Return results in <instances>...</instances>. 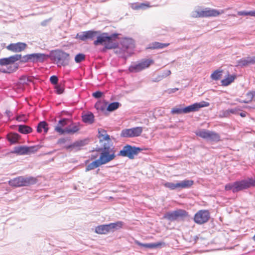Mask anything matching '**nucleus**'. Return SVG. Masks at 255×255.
Returning <instances> with one entry per match:
<instances>
[{"instance_id":"4","label":"nucleus","mask_w":255,"mask_h":255,"mask_svg":"<svg viewBox=\"0 0 255 255\" xmlns=\"http://www.w3.org/2000/svg\"><path fill=\"white\" fill-rule=\"evenodd\" d=\"M209 105V103L205 101H202L200 103H195L183 108L177 107L173 108L171 113L172 114H181L182 113L187 114L190 112L198 111L200 108L208 107Z\"/></svg>"},{"instance_id":"44","label":"nucleus","mask_w":255,"mask_h":255,"mask_svg":"<svg viewBox=\"0 0 255 255\" xmlns=\"http://www.w3.org/2000/svg\"><path fill=\"white\" fill-rule=\"evenodd\" d=\"M118 156H121L123 157H128V153L127 148L126 147V145L124 146L122 150L120 151V152L118 154Z\"/></svg>"},{"instance_id":"58","label":"nucleus","mask_w":255,"mask_h":255,"mask_svg":"<svg viewBox=\"0 0 255 255\" xmlns=\"http://www.w3.org/2000/svg\"><path fill=\"white\" fill-rule=\"evenodd\" d=\"M253 239L254 241H255V235L253 237Z\"/></svg>"},{"instance_id":"33","label":"nucleus","mask_w":255,"mask_h":255,"mask_svg":"<svg viewBox=\"0 0 255 255\" xmlns=\"http://www.w3.org/2000/svg\"><path fill=\"white\" fill-rule=\"evenodd\" d=\"M18 130L21 133L27 134L31 132L32 129L30 127L26 125H19Z\"/></svg>"},{"instance_id":"54","label":"nucleus","mask_w":255,"mask_h":255,"mask_svg":"<svg viewBox=\"0 0 255 255\" xmlns=\"http://www.w3.org/2000/svg\"><path fill=\"white\" fill-rule=\"evenodd\" d=\"M67 139L64 138H60L58 140V143L59 144H63L66 141Z\"/></svg>"},{"instance_id":"13","label":"nucleus","mask_w":255,"mask_h":255,"mask_svg":"<svg viewBox=\"0 0 255 255\" xmlns=\"http://www.w3.org/2000/svg\"><path fill=\"white\" fill-rule=\"evenodd\" d=\"M100 33V31L88 30L78 33L75 38L82 41H85L88 39L93 40L98 34Z\"/></svg>"},{"instance_id":"59","label":"nucleus","mask_w":255,"mask_h":255,"mask_svg":"<svg viewBox=\"0 0 255 255\" xmlns=\"http://www.w3.org/2000/svg\"><path fill=\"white\" fill-rule=\"evenodd\" d=\"M243 103H248V102H246V101H244L243 102Z\"/></svg>"},{"instance_id":"34","label":"nucleus","mask_w":255,"mask_h":255,"mask_svg":"<svg viewBox=\"0 0 255 255\" xmlns=\"http://www.w3.org/2000/svg\"><path fill=\"white\" fill-rule=\"evenodd\" d=\"M235 78V75H230L227 78L223 79L221 82L222 85L224 86H228L234 81Z\"/></svg>"},{"instance_id":"55","label":"nucleus","mask_w":255,"mask_h":255,"mask_svg":"<svg viewBox=\"0 0 255 255\" xmlns=\"http://www.w3.org/2000/svg\"><path fill=\"white\" fill-rule=\"evenodd\" d=\"M251 183L252 187H255V180L254 179L252 178H250Z\"/></svg>"},{"instance_id":"6","label":"nucleus","mask_w":255,"mask_h":255,"mask_svg":"<svg viewBox=\"0 0 255 255\" xmlns=\"http://www.w3.org/2000/svg\"><path fill=\"white\" fill-rule=\"evenodd\" d=\"M53 59L58 67L67 65L69 61V54L61 50H57L52 53Z\"/></svg>"},{"instance_id":"15","label":"nucleus","mask_w":255,"mask_h":255,"mask_svg":"<svg viewBox=\"0 0 255 255\" xmlns=\"http://www.w3.org/2000/svg\"><path fill=\"white\" fill-rule=\"evenodd\" d=\"M79 130V127L78 125H76L68 126L64 129L59 127H55V130L60 134H62L65 133L68 134H73L77 132Z\"/></svg>"},{"instance_id":"57","label":"nucleus","mask_w":255,"mask_h":255,"mask_svg":"<svg viewBox=\"0 0 255 255\" xmlns=\"http://www.w3.org/2000/svg\"><path fill=\"white\" fill-rule=\"evenodd\" d=\"M178 88H173V89H171L169 90V93H174L176 91H178Z\"/></svg>"},{"instance_id":"5","label":"nucleus","mask_w":255,"mask_h":255,"mask_svg":"<svg viewBox=\"0 0 255 255\" xmlns=\"http://www.w3.org/2000/svg\"><path fill=\"white\" fill-rule=\"evenodd\" d=\"M223 12V10L220 11L219 10L210 8L204 9L197 8L192 12L191 16L193 17L217 16Z\"/></svg>"},{"instance_id":"48","label":"nucleus","mask_w":255,"mask_h":255,"mask_svg":"<svg viewBox=\"0 0 255 255\" xmlns=\"http://www.w3.org/2000/svg\"><path fill=\"white\" fill-rule=\"evenodd\" d=\"M17 68H18V65H16V66H14V67L13 69H12L11 67H8L7 68L6 70H5V69L2 70V72L4 73H12V72L15 71V70H16V69H17Z\"/></svg>"},{"instance_id":"46","label":"nucleus","mask_w":255,"mask_h":255,"mask_svg":"<svg viewBox=\"0 0 255 255\" xmlns=\"http://www.w3.org/2000/svg\"><path fill=\"white\" fill-rule=\"evenodd\" d=\"M55 91L56 93L58 94H62L64 90V88L63 86L61 85H56L55 86Z\"/></svg>"},{"instance_id":"38","label":"nucleus","mask_w":255,"mask_h":255,"mask_svg":"<svg viewBox=\"0 0 255 255\" xmlns=\"http://www.w3.org/2000/svg\"><path fill=\"white\" fill-rule=\"evenodd\" d=\"M120 136L122 137L130 138L132 137L130 128H125L121 131Z\"/></svg>"},{"instance_id":"8","label":"nucleus","mask_w":255,"mask_h":255,"mask_svg":"<svg viewBox=\"0 0 255 255\" xmlns=\"http://www.w3.org/2000/svg\"><path fill=\"white\" fill-rule=\"evenodd\" d=\"M154 61L151 59H143L140 60L138 63L131 65L128 70L130 72L136 73L141 71L153 64Z\"/></svg>"},{"instance_id":"25","label":"nucleus","mask_w":255,"mask_h":255,"mask_svg":"<svg viewBox=\"0 0 255 255\" xmlns=\"http://www.w3.org/2000/svg\"><path fill=\"white\" fill-rule=\"evenodd\" d=\"M124 222L122 221H118L115 223L109 224L110 232H114L122 228L124 225Z\"/></svg>"},{"instance_id":"27","label":"nucleus","mask_w":255,"mask_h":255,"mask_svg":"<svg viewBox=\"0 0 255 255\" xmlns=\"http://www.w3.org/2000/svg\"><path fill=\"white\" fill-rule=\"evenodd\" d=\"M87 143V140L86 139L76 141L73 143L66 146L67 149L74 148L80 147L85 145Z\"/></svg>"},{"instance_id":"9","label":"nucleus","mask_w":255,"mask_h":255,"mask_svg":"<svg viewBox=\"0 0 255 255\" xmlns=\"http://www.w3.org/2000/svg\"><path fill=\"white\" fill-rule=\"evenodd\" d=\"M193 183L192 180H184L176 183L166 182L164 184V186L170 190H175L177 188H188L193 184Z\"/></svg>"},{"instance_id":"45","label":"nucleus","mask_w":255,"mask_h":255,"mask_svg":"<svg viewBox=\"0 0 255 255\" xmlns=\"http://www.w3.org/2000/svg\"><path fill=\"white\" fill-rule=\"evenodd\" d=\"M68 121H69L68 119L63 118L59 121L58 125L56 127H59L62 128L63 127L67 124Z\"/></svg>"},{"instance_id":"42","label":"nucleus","mask_w":255,"mask_h":255,"mask_svg":"<svg viewBox=\"0 0 255 255\" xmlns=\"http://www.w3.org/2000/svg\"><path fill=\"white\" fill-rule=\"evenodd\" d=\"M85 59V55L82 53H79L75 56V61L78 63H80Z\"/></svg>"},{"instance_id":"35","label":"nucleus","mask_w":255,"mask_h":255,"mask_svg":"<svg viewBox=\"0 0 255 255\" xmlns=\"http://www.w3.org/2000/svg\"><path fill=\"white\" fill-rule=\"evenodd\" d=\"M240 111H241V109L239 107H237L233 109H228L224 112V116H228L230 114L237 115L239 114V112Z\"/></svg>"},{"instance_id":"60","label":"nucleus","mask_w":255,"mask_h":255,"mask_svg":"<svg viewBox=\"0 0 255 255\" xmlns=\"http://www.w3.org/2000/svg\"><path fill=\"white\" fill-rule=\"evenodd\" d=\"M8 113H10V111H8H8H6V113H7V114H8Z\"/></svg>"},{"instance_id":"19","label":"nucleus","mask_w":255,"mask_h":255,"mask_svg":"<svg viewBox=\"0 0 255 255\" xmlns=\"http://www.w3.org/2000/svg\"><path fill=\"white\" fill-rule=\"evenodd\" d=\"M126 147L127 148L128 158L130 159H133L135 155L142 151L141 148L129 144L126 145Z\"/></svg>"},{"instance_id":"23","label":"nucleus","mask_w":255,"mask_h":255,"mask_svg":"<svg viewBox=\"0 0 255 255\" xmlns=\"http://www.w3.org/2000/svg\"><path fill=\"white\" fill-rule=\"evenodd\" d=\"M95 232L99 234H106L110 232L109 225H102L97 226L95 229Z\"/></svg>"},{"instance_id":"56","label":"nucleus","mask_w":255,"mask_h":255,"mask_svg":"<svg viewBox=\"0 0 255 255\" xmlns=\"http://www.w3.org/2000/svg\"><path fill=\"white\" fill-rule=\"evenodd\" d=\"M242 117H245L247 116V113L246 112H241L240 113H239V114Z\"/></svg>"},{"instance_id":"11","label":"nucleus","mask_w":255,"mask_h":255,"mask_svg":"<svg viewBox=\"0 0 255 255\" xmlns=\"http://www.w3.org/2000/svg\"><path fill=\"white\" fill-rule=\"evenodd\" d=\"M188 216L187 212L182 209H178L172 212H167L164 215V218L169 221H175L179 218H184Z\"/></svg>"},{"instance_id":"53","label":"nucleus","mask_w":255,"mask_h":255,"mask_svg":"<svg viewBox=\"0 0 255 255\" xmlns=\"http://www.w3.org/2000/svg\"><path fill=\"white\" fill-rule=\"evenodd\" d=\"M247 95L250 96L252 99L255 98V90L248 92Z\"/></svg>"},{"instance_id":"51","label":"nucleus","mask_w":255,"mask_h":255,"mask_svg":"<svg viewBox=\"0 0 255 255\" xmlns=\"http://www.w3.org/2000/svg\"><path fill=\"white\" fill-rule=\"evenodd\" d=\"M16 120L19 122H26L27 121V119L24 115L17 117Z\"/></svg>"},{"instance_id":"12","label":"nucleus","mask_w":255,"mask_h":255,"mask_svg":"<svg viewBox=\"0 0 255 255\" xmlns=\"http://www.w3.org/2000/svg\"><path fill=\"white\" fill-rule=\"evenodd\" d=\"M210 215L208 211L201 210L197 212L194 217V222L198 224H203L208 221Z\"/></svg>"},{"instance_id":"39","label":"nucleus","mask_w":255,"mask_h":255,"mask_svg":"<svg viewBox=\"0 0 255 255\" xmlns=\"http://www.w3.org/2000/svg\"><path fill=\"white\" fill-rule=\"evenodd\" d=\"M222 71H220L219 70H217L215 71L211 75V78L212 80H218L221 78V73Z\"/></svg>"},{"instance_id":"18","label":"nucleus","mask_w":255,"mask_h":255,"mask_svg":"<svg viewBox=\"0 0 255 255\" xmlns=\"http://www.w3.org/2000/svg\"><path fill=\"white\" fill-rule=\"evenodd\" d=\"M238 66L243 67H246L250 65L255 64V56L253 57L248 56L247 57L242 58V59L237 61Z\"/></svg>"},{"instance_id":"36","label":"nucleus","mask_w":255,"mask_h":255,"mask_svg":"<svg viewBox=\"0 0 255 255\" xmlns=\"http://www.w3.org/2000/svg\"><path fill=\"white\" fill-rule=\"evenodd\" d=\"M209 131L208 130L203 129L196 132V134L197 136L207 140Z\"/></svg>"},{"instance_id":"47","label":"nucleus","mask_w":255,"mask_h":255,"mask_svg":"<svg viewBox=\"0 0 255 255\" xmlns=\"http://www.w3.org/2000/svg\"><path fill=\"white\" fill-rule=\"evenodd\" d=\"M117 47L118 46L115 48H114L115 49V53L119 55V56H122L126 50H125L123 47L122 48H120Z\"/></svg>"},{"instance_id":"43","label":"nucleus","mask_w":255,"mask_h":255,"mask_svg":"<svg viewBox=\"0 0 255 255\" xmlns=\"http://www.w3.org/2000/svg\"><path fill=\"white\" fill-rule=\"evenodd\" d=\"M171 71L169 70H165L163 73L158 76V79L157 81H160L161 79H162L164 78H165L167 77L168 76L170 75L171 74Z\"/></svg>"},{"instance_id":"31","label":"nucleus","mask_w":255,"mask_h":255,"mask_svg":"<svg viewBox=\"0 0 255 255\" xmlns=\"http://www.w3.org/2000/svg\"><path fill=\"white\" fill-rule=\"evenodd\" d=\"M42 129H43L45 133H47L48 132V124L45 121H42L39 122L37 127V131L38 133L41 132Z\"/></svg>"},{"instance_id":"29","label":"nucleus","mask_w":255,"mask_h":255,"mask_svg":"<svg viewBox=\"0 0 255 255\" xmlns=\"http://www.w3.org/2000/svg\"><path fill=\"white\" fill-rule=\"evenodd\" d=\"M82 121L84 123L91 124L94 122V116L93 113L90 112L82 116Z\"/></svg>"},{"instance_id":"20","label":"nucleus","mask_w":255,"mask_h":255,"mask_svg":"<svg viewBox=\"0 0 255 255\" xmlns=\"http://www.w3.org/2000/svg\"><path fill=\"white\" fill-rule=\"evenodd\" d=\"M30 61L34 62H42L44 61L49 56L43 53H32L29 54Z\"/></svg>"},{"instance_id":"40","label":"nucleus","mask_w":255,"mask_h":255,"mask_svg":"<svg viewBox=\"0 0 255 255\" xmlns=\"http://www.w3.org/2000/svg\"><path fill=\"white\" fill-rule=\"evenodd\" d=\"M238 14L239 15H244V16L250 15L252 16L255 17V10L249 11H240L238 12Z\"/></svg>"},{"instance_id":"17","label":"nucleus","mask_w":255,"mask_h":255,"mask_svg":"<svg viewBox=\"0 0 255 255\" xmlns=\"http://www.w3.org/2000/svg\"><path fill=\"white\" fill-rule=\"evenodd\" d=\"M27 45L25 43L17 42L16 43H11L9 44L6 48L13 52H19L24 50Z\"/></svg>"},{"instance_id":"10","label":"nucleus","mask_w":255,"mask_h":255,"mask_svg":"<svg viewBox=\"0 0 255 255\" xmlns=\"http://www.w3.org/2000/svg\"><path fill=\"white\" fill-rule=\"evenodd\" d=\"M38 149V146H18L14 147L12 153H16L18 155L30 154L37 151Z\"/></svg>"},{"instance_id":"37","label":"nucleus","mask_w":255,"mask_h":255,"mask_svg":"<svg viewBox=\"0 0 255 255\" xmlns=\"http://www.w3.org/2000/svg\"><path fill=\"white\" fill-rule=\"evenodd\" d=\"M120 104L119 102H115L110 104L107 107V110L109 112H113L117 110L120 106Z\"/></svg>"},{"instance_id":"28","label":"nucleus","mask_w":255,"mask_h":255,"mask_svg":"<svg viewBox=\"0 0 255 255\" xmlns=\"http://www.w3.org/2000/svg\"><path fill=\"white\" fill-rule=\"evenodd\" d=\"M169 45V43H162L158 42H154L150 43L148 47V49H161L168 46Z\"/></svg>"},{"instance_id":"50","label":"nucleus","mask_w":255,"mask_h":255,"mask_svg":"<svg viewBox=\"0 0 255 255\" xmlns=\"http://www.w3.org/2000/svg\"><path fill=\"white\" fill-rule=\"evenodd\" d=\"M92 95L94 98L99 99V98H100L102 96L103 93L100 91H96V92L93 93Z\"/></svg>"},{"instance_id":"1","label":"nucleus","mask_w":255,"mask_h":255,"mask_svg":"<svg viewBox=\"0 0 255 255\" xmlns=\"http://www.w3.org/2000/svg\"><path fill=\"white\" fill-rule=\"evenodd\" d=\"M118 34L113 33L109 35L108 33L103 32L98 34L96 36L97 39L93 42L95 46L104 45L103 50L105 49H112L115 48L118 43L116 40L118 38Z\"/></svg>"},{"instance_id":"41","label":"nucleus","mask_w":255,"mask_h":255,"mask_svg":"<svg viewBox=\"0 0 255 255\" xmlns=\"http://www.w3.org/2000/svg\"><path fill=\"white\" fill-rule=\"evenodd\" d=\"M106 105L102 102H97L95 105V107L97 110L101 111H104L105 109H107Z\"/></svg>"},{"instance_id":"30","label":"nucleus","mask_w":255,"mask_h":255,"mask_svg":"<svg viewBox=\"0 0 255 255\" xmlns=\"http://www.w3.org/2000/svg\"><path fill=\"white\" fill-rule=\"evenodd\" d=\"M102 164L98 159L88 164L86 167L85 171L86 172L89 171L99 167Z\"/></svg>"},{"instance_id":"32","label":"nucleus","mask_w":255,"mask_h":255,"mask_svg":"<svg viewBox=\"0 0 255 255\" xmlns=\"http://www.w3.org/2000/svg\"><path fill=\"white\" fill-rule=\"evenodd\" d=\"M132 137H137L140 135L143 131V128L141 127H137L130 128Z\"/></svg>"},{"instance_id":"14","label":"nucleus","mask_w":255,"mask_h":255,"mask_svg":"<svg viewBox=\"0 0 255 255\" xmlns=\"http://www.w3.org/2000/svg\"><path fill=\"white\" fill-rule=\"evenodd\" d=\"M98 137L100 139V142L102 143V147H104L105 145H110V147L114 146L110 136L107 133V131L104 129H98Z\"/></svg>"},{"instance_id":"3","label":"nucleus","mask_w":255,"mask_h":255,"mask_svg":"<svg viewBox=\"0 0 255 255\" xmlns=\"http://www.w3.org/2000/svg\"><path fill=\"white\" fill-rule=\"evenodd\" d=\"M252 187L250 178L229 183L225 185L226 191L232 190L233 193L239 192Z\"/></svg>"},{"instance_id":"52","label":"nucleus","mask_w":255,"mask_h":255,"mask_svg":"<svg viewBox=\"0 0 255 255\" xmlns=\"http://www.w3.org/2000/svg\"><path fill=\"white\" fill-rule=\"evenodd\" d=\"M29 54H27L23 56L22 60H21L22 62H27L30 61V58H29Z\"/></svg>"},{"instance_id":"24","label":"nucleus","mask_w":255,"mask_h":255,"mask_svg":"<svg viewBox=\"0 0 255 255\" xmlns=\"http://www.w3.org/2000/svg\"><path fill=\"white\" fill-rule=\"evenodd\" d=\"M135 243L141 247H145L149 249L157 248L159 247L162 244H164L163 243L158 242L155 243H149V244H143L141 243L138 241H136Z\"/></svg>"},{"instance_id":"49","label":"nucleus","mask_w":255,"mask_h":255,"mask_svg":"<svg viewBox=\"0 0 255 255\" xmlns=\"http://www.w3.org/2000/svg\"><path fill=\"white\" fill-rule=\"evenodd\" d=\"M58 81V78L57 76L53 75L50 78V81L52 84H57Z\"/></svg>"},{"instance_id":"7","label":"nucleus","mask_w":255,"mask_h":255,"mask_svg":"<svg viewBox=\"0 0 255 255\" xmlns=\"http://www.w3.org/2000/svg\"><path fill=\"white\" fill-rule=\"evenodd\" d=\"M36 179L32 177H25L19 176L9 181V184L11 186H26L35 184Z\"/></svg>"},{"instance_id":"26","label":"nucleus","mask_w":255,"mask_h":255,"mask_svg":"<svg viewBox=\"0 0 255 255\" xmlns=\"http://www.w3.org/2000/svg\"><path fill=\"white\" fill-rule=\"evenodd\" d=\"M207 140L218 142L220 140V136L217 132L209 130Z\"/></svg>"},{"instance_id":"21","label":"nucleus","mask_w":255,"mask_h":255,"mask_svg":"<svg viewBox=\"0 0 255 255\" xmlns=\"http://www.w3.org/2000/svg\"><path fill=\"white\" fill-rule=\"evenodd\" d=\"M121 45L126 50L128 49H132L134 46V40L131 38H124L121 41Z\"/></svg>"},{"instance_id":"2","label":"nucleus","mask_w":255,"mask_h":255,"mask_svg":"<svg viewBox=\"0 0 255 255\" xmlns=\"http://www.w3.org/2000/svg\"><path fill=\"white\" fill-rule=\"evenodd\" d=\"M100 150L101 152L99 160L102 165L109 162L116 157L114 147H110L109 144L108 145H105L104 147H102Z\"/></svg>"},{"instance_id":"16","label":"nucleus","mask_w":255,"mask_h":255,"mask_svg":"<svg viewBox=\"0 0 255 255\" xmlns=\"http://www.w3.org/2000/svg\"><path fill=\"white\" fill-rule=\"evenodd\" d=\"M21 54H15L9 57L0 59V65L5 66L14 63L21 58Z\"/></svg>"},{"instance_id":"22","label":"nucleus","mask_w":255,"mask_h":255,"mask_svg":"<svg viewBox=\"0 0 255 255\" xmlns=\"http://www.w3.org/2000/svg\"><path fill=\"white\" fill-rule=\"evenodd\" d=\"M20 137L17 133H9L7 135V139L11 144L18 143Z\"/></svg>"}]
</instances>
